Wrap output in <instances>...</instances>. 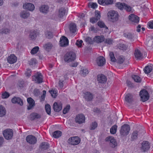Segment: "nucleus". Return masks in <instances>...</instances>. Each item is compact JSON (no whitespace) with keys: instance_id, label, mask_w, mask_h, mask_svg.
Listing matches in <instances>:
<instances>
[{"instance_id":"1","label":"nucleus","mask_w":153,"mask_h":153,"mask_svg":"<svg viewBox=\"0 0 153 153\" xmlns=\"http://www.w3.org/2000/svg\"><path fill=\"white\" fill-rule=\"evenodd\" d=\"M107 16L109 20L112 22L117 21L120 16L118 12L114 10L109 11L107 13Z\"/></svg>"},{"instance_id":"2","label":"nucleus","mask_w":153,"mask_h":153,"mask_svg":"<svg viewBox=\"0 0 153 153\" xmlns=\"http://www.w3.org/2000/svg\"><path fill=\"white\" fill-rule=\"evenodd\" d=\"M125 101L126 104L131 106L134 103V99L132 94L129 93L126 94L125 97Z\"/></svg>"},{"instance_id":"3","label":"nucleus","mask_w":153,"mask_h":153,"mask_svg":"<svg viewBox=\"0 0 153 153\" xmlns=\"http://www.w3.org/2000/svg\"><path fill=\"white\" fill-rule=\"evenodd\" d=\"M80 139L78 137H72L69 138L68 140V143L71 145H76L80 142Z\"/></svg>"},{"instance_id":"4","label":"nucleus","mask_w":153,"mask_h":153,"mask_svg":"<svg viewBox=\"0 0 153 153\" xmlns=\"http://www.w3.org/2000/svg\"><path fill=\"white\" fill-rule=\"evenodd\" d=\"M76 55L73 52H71L67 53L65 55L64 60L68 62L74 61L75 59Z\"/></svg>"},{"instance_id":"5","label":"nucleus","mask_w":153,"mask_h":153,"mask_svg":"<svg viewBox=\"0 0 153 153\" xmlns=\"http://www.w3.org/2000/svg\"><path fill=\"white\" fill-rule=\"evenodd\" d=\"M3 134L6 139H10L13 136V131L11 129H6L3 131Z\"/></svg>"},{"instance_id":"6","label":"nucleus","mask_w":153,"mask_h":153,"mask_svg":"<svg viewBox=\"0 0 153 153\" xmlns=\"http://www.w3.org/2000/svg\"><path fill=\"white\" fill-rule=\"evenodd\" d=\"M130 128L128 125L124 124L121 126L120 130V133L121 135L126 136L129 133Z\"/></svg>"},{"instance_id":"7","label":"nucleus","mask_w":153,"mask_h":153,"mask_svg":"<svg viewBox=\"0 0 153 153\" xmlns=\"http://www.w3.org/2000/svg\"><path fill=\"white\" fill-rule=\"evenodd\" d=\"M33 80L37 83H41L43 82V77L42 74L37 72L33 76Z\"/></svg>"},{"instance_id":"8","label":"nucleus","mask_w":153,"mask_h":153,"mask_svg":"<svg viewBox=\"0 0 153 153\" xmlns=\"http://www.w3.org/2000/svg\"><path fill=\"white\" fill-rule=\"evenodd\" d=\"M75 120L76 123L79 124H81L85 123V117L82 114H79L76 117Z\"/></svg>"},{"instance_id":"9","label":"nucleus","mask_w":153,"mask_h":153,"mask_svg":"<svg viewBox=\"0 0 153 153\" xmlns=\"http://www.w3.org/2000/svg\"><path fill=\"white\" fill-rule=\"evenodd\" d=\"M106 141L109 142L110 146L112 148H114L117 145V143L116 140L114 138L111 136H109L105 139Z\"/></svg>"},{"instance_id":"10","label":"nucleus","mask_w":153,"mask_h":153,"mask_svg":"<svg viewBox=\"0 0 153 153\" xmlns=\"http://www.w3.org/2000/svg\"><path fill=\"white\" fill-rule=\"evenodd\" d=\"M24 9L30 11H33L35 9V7L33 4L30 3L26 2L23 5Z\"/></svg>"},{"instance_id":"11","label":"nucleus","mask_w":153,"mask_h":153,"mask_svg":"<svg viewBox=\"0 0 153 153\" xmlns=\"http://www.w3.org/2000/svg\"><path fill=\"white\" fill-rule=\"evenodd\" d=\"M96 63L98 66H102L105 63V59L103 56H99L96 58Z\"/></svg>"},{"instance_id":"12","label":"nucleus","mask_w":153,"mask_h":153,"mask_svg":"<svg viewBox=\"0 0 153 153\" xmlns=\"http://www.w3.org/2000/svg\"><path fill=\"white\" fill-rule=\"evenodd\" d=\"M146 45L148 47H152L153 48V36H147L146 39Z\"/></svg>"},{"instance_id":"13","label":"nucleus","mask_w":153,"mask_h":153,"mask_svg":"<svg viewBox=\"0 0 153 153\" xmlns=\"http://www.w3.org/2000/svg\"><path fill=\"white\" fill-rule=\"evenodd\" d=\"M27 142L31 144H35L37 141V139L36 137L32 135H28L26 137Z\"/></svg>"},{"instance_id":"14","label":"nucleus","mask_w":153,"mask_h":153,"mask_svg":"<svg viewBox=\"0 0 153 153\" xmlns=\"http://www.w3.org/2000/svg\"><path fill=\"white\" fill-rule=\"evenodd\" d=\"M128 19L131 22L136 23H138L140 20L139 17L134 14H130L128 16Z\"/></svg>"},{"instance_id":"15","label":"nucleus","mask_w":153,"mask_h":153,"mask_svg":"<svg viewBox=\"0 0 153 153\" xmlns=\"http://www.w3.org/2000/svg\"><path fill=\"white\" fill-rule=\"evenodd\" d=\"M62 104L60 101H58L54 103L53 108L54 110L56 111H60L62 108Z\"/></svg>"},{"instance_id":"16","label":"nucleus","mask_w":153,"mask_h":153,"mask_svg":"<svg viewBox=\"0 0 153 153\" xmlns=\"http://www.w3.org/2000/svg\"><path fill=\"white\" fill-rule=\"evenodd\" d=\"M49 7L47 5H42L39 8V11L44 14L47 13L49 11Z\"/></svg>"},{"instance_id":"17","label":"nucleus","mask_w":153,"mask_h":153,"mask_svg":"<svg viewBox=\"0 0 153 153\" xmlns=\"http://www.w3.org/2000/svg\"><path fill=\"white\" fill-rule=\"evenodd\" d=\"M60 46L62 47H65L68 45V40L65 36L62 37L60 39Z\"/></svg>"},{"instance_id":"18","label":"nucleus","mask_w":153,"mask_h":153,"mask_svg":"<svg viewBox=\"0 0 153 153\" xmlns=\"http://www.w3.org/2000/svg\"><path fill=\"white\" fill-rule=\"evenodd\" d=\"M7 60L9 63L13 64L16 62L17 58L14 54H11L7 57Z\"/></svg>"},{"instance_id":"19","label":"nucleus","mask_w":153,"mask_h":153,"mask_svg":"<svg viewBox=\"0 0 153 153\" xmlns=\"http://www.w3.org/2000/svg\"><path fill=\"white\" fill-rule=\"evenodd\" d=\"M98 3L104 5H110L112 4L113 0H98Z\"/></svg>"},{"instance_id":"20","label":"nucleus","mask_w":153,"mask_h":153,"mask_svg":"<svg viewBox=\"0 0 153 153\" xmlns=\"http://www.w3.org/2000/svg\"><path fill=\"white\" fill-rule=\"evenodd\" d=\"M54 47V45L51 42H48L44 45L43 48L47 51H49Z\"/></svg>"},{"instance_id":"21","label":"nucleus","mask_w":153,"mask_h":153,"mask_svg":"<svg viewBox=\"0 0 153 153\" xmlns=\"http://www.w3.org/2000/svg\"><path fill=\"white\" fill-rule=\"evenodd\" d=\"M29 104L27 109L28 110L31 109L35 105L34 101L31 97L28 98L27 99Z\"/></svg>"},{"instance_id":"22","label":"nucleus","mask_w":153,"mask_h":153,"mask_svg":"<svg viewBox=\"0 0 153 153\" xmlns=\"http://www.w3.org/2000/svg\"><path fill=\"white\" fill-rule=\"evenodd\" d=\"M66 10L64 7H61L59 9L58 11V16L59 18H62L65 14Z\"/></svg>"},{"instance_id":"23","label":"nucleus","mask_w":153,"mask_h":153,"mask_svg":"<svg viewBox=\"0 0 153 153\" xmlns=\"http://www.w3.org/2000/svg\"><path fill=\"white\" fill-rule=\"evenodd\" d=\"M97 80L99 82L104 83L106 82L107 79L104 75H99L97 76Z\"/></svg>"},{"instance_id":"24","label":"nucleus","mask_w":153,"mask_h":153,"mask_svg":"<svg viewBox=\"0 0 153 153\" xmlns=\"http://www.w3.org/2000/svg\"><path fill=\"white\" fill-rule=\"evenodd\" d=\"M30 13L25 10L22 11L20 13V17L22 19H26L28 18L30 16Z\"/></svg>"},{"instance_id":"25","label":"nucleus","mask_w":153,"mask_h":153,"mask_svg":"<svg viewBox=\"0 0 153 153\" xmlns=\"http://www.w3.org/2000/svg\"><path fill=\"white\" fill-rule=\"evenodd\" d=\"M151 147V143L148 141H144V153H148Z\"/></svg>"},{"instance_id":"26","label":"nucleus","mask_w":153,"mask_h":153,"mask_svg":"<svg viewBox=\"0 0 153 153\" xmlns=\"http://www.w3.org/2000/svg\"><path fill=\"white\" fill-rule=\"evenodd\" d=\"M134 55L135 58L138 60L141 59H142L143 54L137 49L135 50L134 53Z\"/></svg>"},{"instance_id":"27","label":"nucleus","mask_w":153,"mask_h":153,"mask_svg":"<svg viewBox=\"0 0 153 153\" xmlns=\"http://www.w3.org/2000/svg\"><path fill=\"white\" fill-rule=\"evenodd\" d=\"M94 40L95 42L97 43H100L104 40V38L102 36H97L94 38Z\"/></svg>"},{"instance_id":"28","label":"nucleus","mask_w":153,"mask_h":153,"mask_svg":"<svg viewBox=\"0 0 153 153\" xmlns=\"http://www.w3.org/2000/svg\"><path fill=\"white\" fill-rule=\"evenodd\" d=\"M84 97L86 100L90 101L93 98V96L90 93L87 92L84 93Z\"/></svg>"},{"instance_id":"29","label":"nucleus","mask_w":153,"mask_h":153,"mask_svg":"<svg viewBox=\"0 0 153 153\" xmlns=\"http://www.w3.org/2000/svg\"><path fill=\"white\" fill-rule=\"evenodd\" d=\"M37 35V33L36 31L31 32L29 35V38L31 40H34L36 39Z\"/></svg>"},{"instance_id":"30","label":"nucleus","mask_w":153,"mask_h":153,"mask_svg":"<svg viewBox=\"0 0 153 153\" xmlns=\"http://www.w3.org/2000/svg\"><path fill=\"white\" fill-rule=\"evenodd\" d=\"M69 28L70 31L72 33H74L76 31V25L74 23H71L70 24Z\"/></svg>"},{"instance_id":"31","label":"nucleus","mask_w":153,"mask_h":153,"mask_svg":"<svg viewBox=\"0 0 153 153\" xmlns=\"http://www.w3.org/2000/svg\"><path fill=\"white\" fill-rule=\"evenodd\" d=\"M45 36L46 38L48 39L52 38L53 36V34L51 31L48 30L45 31Z\"/></svg>"},{"instance_id":"32","label":"nucleus","mask_w":153,"mask_h":153,"mask_svg":"<svg viewBox=\"0 0 153 153\" xmlns=\"http://www.w3.org/2000/svg\"><path fill=\"white\" fill-rule=\"evenodd\" d=\"M152 70V66L151 65H148L144 68V72L146 74L150 73Z\"/></svg>"},{"instance_id":"33","label":"nucleus","mask_w":153,"mask_h":153,"mask_svg":"<svg viewBox=\"0 0 153 153\" xmlns=\"http://www.w3.org/2000/svg\"><path fill=\"white\" fill-rule=\"evenodd\" d=\"M124 3H121V2H117L115 4V6L118 9L122 10L124 9Z\"/></svg>"},{"instance_id":"34","label":"nucleus","mask_w":153,"mask_h":153,"mask_svg":"<svg viewBox=\"0 0 153 153\" xmlns=\"http://www.w3.org/2000/svg\"><path fill=\"white\" fill-rule=\"evenodd\" d=\"M30 117L31 118L32 120H34L35 119H39L41 117V115L37 113H32L30 115Z\"/></svg>"},{"instance_id":"35","label":"nucleus","mask_w":153,"mask_h":153,"mask_svg":"<svg viewBox=\"0 0 153 153\" xmlns=\"http://www.w3.org/2000/svg\"><path fill=\"white\" fill-rule=\"evenodd\" d=\"M125 60V57L123 56H119L117 60V62L120 64L123 63Z\"/></svg>"},{"instance_id":"36","label":"nucleus","mask_w":153,"mask_h":153,"mask_svg":"<svg viewBox=\"0 0 153 153\" xmlns=\"http://www.w3.org/2000/svg\"><path fill=\"white\" fill-rule=\"evenodd\" d=\"M124 37L129 39H131L134 37V35L132 33L126 32L124 33Z\"/></svg>"},{"instance_id":"37","label":"nucleus","mask_w":153,"mask_h":153,"mask_svg":"<svg viewBox=\"0 0 153 153\" xmlns=\"http://www.w3.org/2000/svg\"><path fill=\"white\" fill-rule=\"evenodd\" d=\"M6 110L5 108L2 105L0 106V117H3L5 115Z\"/></svg>"},{"instance_id":"38","label":"nucleus","mask_w":153,"mask_h":153,"mask_svg":"<svg viewBox=\"0 0 153 153\" xmlns=\"http://www.w3.org/2000/svg\"><path fill=\"white\" fill-rule=\"evenodd\" d=\"M10 30L7 28H2L0 30V34H8L10 33Z\"/></svg>"},{"instance_id":"39","label":"nucleus","mask_w":153,"mask_h":153,"mask_svg":"<svg viewBox=\"0 0 153 153\" xmlns=\"http://www.w3.org/2000/svg\"><path fill=\"white\" fill-rule=\"evenodd\" d=\"M49 147V146L48 143L43 142L40 145V149L43 150H46L48 149Z\"/></svg>"},{"instance_id":"40","label":"nucleus","mask_w":153,"mask_h":153,"mask_svg":"<svg viewBox=\"0 0 153 153\" xmlns=\"http://www.w3.org/2000/svg\"><path fill=\"white\" fill-rule=\"evenodd\" d=\"M62 133L59 131H54L53 133V136L55 138H58L62 135Z\"/></svg>"},{"instance_id":"41","label":"nucleus","mask_w":153,"mask_h":153,"mask_svg":"<svg viewBox=\"0 0 153 153\" xmlns=\"http://www.w3.org/2000/svg\"><path fill=\"white\" fill-rule=\"evenodd\" d=\"M117 128V126L114 125L110 129V132L111 134H114L116 132Z\"/></svg>"},{"instance_id":"42","label":"nucleus","mask_w":153,"mask_h":153,"mask_svg":"<svg viewBox=\"0 0 153 153\" xmlns=\"http://www.w3.org/2000/svg\"><path fill=\"white\" fill-rule=\"evenodd\" d=\"M149 92L145 91V90L144 89V102L149 100L150 97Z\"/></svg>"},{"instance_id":"43","label":"nucleus","mask_w":153,"mask_h":153,"mask_svg":"<svg viewBox=\"0 0 153 153\" xmlns=\"http://www.w3.org/2000/svg\"><path fill=\"white\" fill-rule=\"evenodd\" d=\"M118 48L120 50H126L127 48L126 46L123 44H119L117 45Z\"/></svg>"},{"instance_id":"44","label":"nucleus","mask_w":153,"mask_h":153,"mask_svg":"<svg viewBox=\"0 0 153 153\" xmlns=\"http://www.w3.org/2000/svg\"><path fill=\"white\" fill-rule=\"evenodd\" d=\"M132 78L134 81L137 82H140L141 81L140 78L137 76L135 75H132Z\"/></svg>"},{"instance_id":"45","label":"nucleus","mask_w":153,"mask_h":153,"mask_svg":"<svg viewBox=\"0 0 153 153\" xmlns=\"http://www.w3.org/2000/svg\"><path fill=\"white\" fill-rule=\"evenodd\" d=\"M49 92L51 94L52 97L54 98H56L57 95V92L56 90L52 89L50 90Z\"/></svg>"},{"instance_id":"46","label":"nucleus","mask_w":153,"mask_h":153,"mask_svg":"<svg viewBox=\"0 0 153 153\" xmlns=\"http://www.w3.org/2000/svg\"><path fill=\"white\" fill-rule=\"evenodd\" d=\"M88 70L86 68H84L82 70L80 71V74L82 76H85L88 73Z\"/></svg>"},{"instance_id":"47","label":"nucleus","mask_w":153,"mask_h":153,"mask_svg":"<svg viewBox=\"0 0 153 153\" xmlns=\"http://www.w3.org/2000/svg\"><path fill=\"white\" fill-rule=\"evenodd\" d=\"M124 5V9L126 11L130 12L131 11L132 8L130 6L125 3Z\"/></svg>"},{"instance_id":"48","label":"nucleus","mask_w":153,"mask_h":153,"mask_svg":"<svg viewBox=\"0 0 153 153\" xmlns=\"http://www.w3.org/2000/svg\"><path fill=\"white\" fill-rule=\"evenodd\" d=\"M39 48L38 46H36L33 48L31 51L30 53L32 54H34L38 51Z\"/></svg>"},{"instance_id":"49","label":"nucleus","mask_w":153,"mask_h":153,"mask_svg":"<svg viewBox=\"0 0 153 153\" xmlns=\"http://www.w3.org/2000/svg\"><path fill=\"white\" fill-rule=\"evenodd\" d=\"M46 111L48 114H50L51 113V107L48 104L46 105L45 106Z\"/></svg>"},{"instance_id":"50","label":"nucleus","mask_w":153,"mask_h":153,"mask_svg":"<svg viewBox=\"0 0 153 153\" xmlns=\"http://www.w3.org/2000/svg\"><path fill=\"white\" fill-rule=\"evenodd\" d=\"M109 56L110 57L111 60L112 62H115L116 59H115L114 54L112 52H110L109 54Z\"/></svg>"},{"instance_id":"51","label":"nucleus","mask_w":153,"mask_h":153,"mask_svg":"<svg viewBox=\"0 0 153 153\" xmlns=\"http://www.w3.org/2000/svg\"><path fill=\"white\" fill-rule=\"evenodd\" d=\"M97 126V123L94 122L91 123L90 126L91 130H94Z\"/></svg>"},{"instance_id":"52","label":"nucleus","mask_w":153,"mask_h":153,"mask_svg":"<svg viewBox=\"0 0 153 153\" xmlns=\"http://www.w3.org/2000/svg\"><path fill=\"white\" fill-rule=\"evenodd\" d=\"M139 95L140 97V100L143 102V90H141L140 91Z\"/></svg>"},{"instance_id":"53","label":"nucleus","mask_w":153,"mask_h":153,"mask_svg":"<svg viewBox=\"0 0 153 153\" xmlns=\"http://www.w3.org/2000/svg\"><path fill=\"white\" fill-rule=\"evenodd\" d=\"M83 41L82 40H77L76 43V45L78 47L81 48L82 46Z\"/></svg>"},{"instance_id":"54","label":"nucleus","mask_w":153,"mask_h":153,"mask_svg":"<svg viewBox=\"0 0 153 153\" xmlns=\"http://www.w3.org/2000/svg\"><path fill=\"white\" fill-rule=\"evenodd\" d=\"M113 42V41L112 39L110 38L106 39L105 40V42L108 44H111Z\"/></svg>"},{"instance_id":"55","label":"nucleus","mask_w":153,"mask_h":153,"mask_svg":"<svg viewBox=\"0 0 153 153\" xmlns=\"http://www.w3.org/2000/svg\"><path fill=\"white\" fill-rule=\"evenodd\" d=\"M10 96L8 93L7 92H5L2 94V97L3 99H5L7 98Z\"/></svg>"},{"instance_id":"56","label":"nucleus","mask_w":153,"mask_h":153,"mask_svg":"<svg viewBox=\"0 0 153 153\" xmlns=\"http://www.w3.org/2000/svg\"><path fill=\"white\" fill-rule=\"evenodd\" d=\"M126 84L128 86L133 88L134 87V85L129 80H127L126 81Z\"/></svg>"},{"instance_id":"57","label":"nucleus","mask_w":153,"mask_h":153,"mask_svg":"<svg viewBox=\"0 0 153 153\" xmlns=\"http://www.w3.org/2000/svg\"><path fill=\"white\" fill-rule=\"evenodd\" d=\"M137 131H134L132 134L131 138L133 140H135L137 138Z\"/></svg>"},{"instance_id":"58","label":"nucleus","mask_w":153,"mask_h":153,"mask_svg":"<svg viewBox=\"0 0 153 153\" xmlns=\"http://www.w3.org/2000/svg\"><path fill=\"white\" fill-rule=\"evenodd\" d=\"M70 106L69 105H67L63 109V113L64 114H66L69 111L70 109Z\"/></svg>"},{"instance_id":"59","label":"nucleus","mask_w":153,"mask_h":153,"mask_svg":"<svg viewBox=\"0 0 153 153\" xmlns=\"http://www.w3.org/2000/svg\"><path fill=\"white\" fill-rule=\"evenodd\" d=\"M97 4L95 3H91L89 4V7L93 8H95L97 7Z\"/></svg>"},{"instance_id":"60","label":"nucleus","mask_w":153,"mask_h":153,"mask_svg":"<svg viewBox=\"0 0 153 153\" xmlns=\"http://www.w3.org/2000/svg\"><path fill=\"white\" fill-rule=\"evenodd\" d=\"M95 17L98 19H100L101 17V15L100 12L98 10H96L95 12Z\"/></svg>"},{"instance_id":"61","label":"nucleus","mask_w":153,"mask_h":153,"mask_svg":"<svg viewBox=\"0 0 153 153\" xmlns=\"http://www.w3.org/2000/svg\"><path fill=\"white\" fill-rule=\"evenodd\" d=\"M36 63V60L35 59H31L29 61V64L30 65H33Z\"/></svg>"},{"instance_id":"62","label":"nucleus","mask_w":153,"mask_h":153,"mask_svg":"<svg viewBox=\"0 0 153 153\" xmlns=\"http://www.w3.org/2000/svg\"><path fill=\"white\" fill-rule=\"evenodd\" d=\"M99 19L96 17H92L90 19V22L92 23H94L98 20Z\"/></svg>"},{"instance_id":"63","label":"nucleus","mask_w":153,"mask_h":153,"mask_svg":"<svg viewBox=\"0 0 153 153\" xmlns=\"http://www.w3.org/2000/svg\"><path fill=\"white\" fill-rule=\"evenodd\" d=\"M97 25L100 28L104 27L105 26L103 22L101 21H99L97 23Z\"/></svg>"},{"instance_id":"64","label":"nucleus","mask_w":153,"mask_h":153,"mask_svg":"<svg viewBox=\"0 0 153 153\" xmlns=\"http://www.w3.org/2000/svg\"><path fill=\"white\" fill-rule=\"evenodd\" d=\"M20 100V98H17L16 97H14L12 99V102L13 103H16L17 102V100Z\"/></svg>"}]
</instances>
